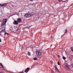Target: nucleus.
I'll list each match as a JSON object with an SVG mask.
<instances>
[{"label": "nucleus", "mask_w": 73, "mask_h": 73, "mask_svg": "<svg viewBox=\"0 0 73 73\" xmlns=\"http://www.w3.org/2000/svg\"><path fill=\"white\" fill-rule=\"evenodd\" d=\"M35 53L36 56H40L41 54V50H37L36 51Z\"/></svg>", "instance_id": "nucleus-1"}, {"label": "nucleus", "mask_w": 73, "mask_h": 73, "mask_svg": "<svg viewBox=\"0 0 73 73\" xmlns=\"http://www.w3.org/2000/svg\"><path fill=\"white\" fill-rule=\"evenodd\" d=\"M7 19H4L3 20V22L2 23V25H4L5 24H6V23H7Z\"/></svg>", "instance_id": "nucleus-2"}, {"label": "nucleus", "mask_w": 73, "mask_h": 73, "mask_svg": "<svg viewBox=\"0 0 73 73\" xmlns=\"http://www.w3.org/2000/svg\"><path fill=\"white\" fill-rule=\"evenodd\" d=\"M31 14L29 13H27L25 15V16L26 17H31Z\"/></svg>", "instance_id": "nucleus-3"}, {"label": "nucleus", "mask_w": 73, "mask_h": 73, "mask_svg": "<svg viewBox=\"0 0 73 73\" xmlns=\"http://www.w3.org/2000/svg\"><path fill=\"white\" fill-rule=\"evenodd\" d=\"M29 69H30V68L28 67L27 68L25 71V73H28L29 72Z\"/></svg>", "instance_id": "nucleus-4"}, {"label": "nucleus", "mask_w": 73, "mask_h": 73, "mask_svg": "<svg viewBox=\"0 0 73 73\" xmlns=\"http://www.w3.org/2000/svg\"><path fill=\"white\" fill-rule=\"evenodd\" d=\"M7 3H4L3 4H0V6H2V7H4L7 6Z\"/></svg>", "instance_id": "nucleus-5"}, {"label": "nucleus", "mask_w": 73, "mask_h": 73, "mask_svg": "<svg viewBox=\"0 0 73 73\" xmlns=\"http://www.w3.org/2000/svg\"><path fill=\"white\" fill-rule=\"evenodd\" d=\"M19 24V22L15 20L14 22V24H15V25H17Z\"/></svg>", "instance_id": "nucleus-6"}, {"label": "nucleus", "mask_w": 73, "mask_h": 73, "mask_svg": "<svg viewBox=\"0 0 73 73\" xmlns=\"http://www.w3.org/2000/svg\"><path fill=\"white\" fill-rule=\"evenodd\" d=\"M64 66H65L67 69H69V66H68V64L66 63L65 64Z\"/></svg>", "instance_id": "nucleus-7"}, {"label": "nucleus", "mask_w": 73, "mask_h": 73, "mask_svg": "<svg viewBox=\"0 0 73 73\" xmlns=\"http://www.w3.org/2000/svg\"><path fill=\"white\" fill-rule=\"evenodd\" d=\"M21 19H20V18H19L17 19L18 22H21Z\"/></svg>", "instance_id": "nucleus-8"}, {"label": "nucleus", "mask_w": 73, "mask_h": 73, "mask_svg": "<svg viewBox=\"0 0 73 73\" xmlns=\"http://www.w3.org/2000/svg\"><path fill=\"white\" fill-rule=\"evenodd\" d=\"M0 66H1V67H2V68H4V66H3V65L2 64V63H0Z\"/></svg>", "instance_id": "nucleus-9"}, {"label": "nucleus", "mask_w": 73, "mask_h": 73, "mask_svg": "<svg viewBox=\"0 0 73 73\" xmlns=\"http://www.w3.org/2000/svg\"><path fill=\"white\" fill-rule=\"evenodd\" d=\"M28 56H31V53H30V52H29L28 53Z\"/></svg>", "instance_id": "nucleus-10"}, {"label": "nucleus", "mask_w": 73, "mask_h": 73, "mask_svg": "<svg viewBox=\"0 0 73 73\" xmlns=\"http://www.w3.org/2000/svg\"><path fill=\"white\" fill-rule=\"evenodd\" d=\"M9 35V34H8V33H5L4 34V35Z\"/></svg>", "instance_id": "nucleus-11"}, {"label": "nucleus", "mask_w": 73, "mask_h": 73, "mask_svg": "<svg viewBox=\"0 0 73 73\" xmlns=\"http://www.w3.org/2000/svg\"><path fill=\"white\" fill-rule=\"evenodd\" d=\"M37 60V58L36 57H35L34 58V60Z\"/></svg>", "instance_id": "nucleus-12"}, {"label": "nucleus", "mask_w": 73, "mask_h": 73, "mask_svg": "<svg viewBox=\"0 0 73 73\" xmlns=\"http://www.w3.org/2000/svg\"><path fill=\"white\" fill-rule=\"evenodd\" d=\"M63 60H65V59H66V58L64 56H63Z\"/></svg>", "instance_id": "nucleus-13"}, {"label": "nucleus", "mask_w": 73, "mask_h": 73, "mask_svg": "<svg viewBox=\"0 0 73 73\" xmlns=\"http://www.w3.org/2000/svg\"><path fill=\"white\" fill-rule=\"evenodd\" d=\"M68 32V31H67V29H66L65 31V32H64V33H66V32Z\"/></svg>", "instance_id": "nucleus-14"}, {"label": "nucleus", "mask_w": 73, "mask_h": 73, "mask_svg": "<svg viewBox=\"0 0 73 73\" xmlns=\"http://www.w3.org/2000/svg\"><path fill=\"white\" fill-rule=\"evenodd\" d=\"M57 64H58V65H60V64L59 62H58Z\"/></svg>", "instance_id": "nucleus-15"}, {"label": "nucleus", "mask_w": 73, "mask_h": 73, "mask_svg": "<svg viewBox=\"0 0 73 73\" xmlns=\"http://www.w3.org/2000/svg\"><path fill=\"white\" fill-rule=\"evenodd\" d=\"M55 68L56 69V70H57L58 71V68H57V67H55Z\"/></svg>", "instance_id": "nucleus-16"}, {"label": "nucleus", "mask_w": 73, "mask_h": 73, "mask_svg": "<svg viewBox=\"0 0 73 73\" xmlns=\"http://www.w3.org/2000/svg\"><path fill=\"white\" fill-rule=\"evenodd\" d=\"M0 73H4V72H3V71H1L0 72Z\"/></svg>", "instance_id": "nucleus-17"}, {"label": "nucleus", "mask_w": 73, "mask_h": 73, "mask_svg": "<svg viewBox=\"0 0 73 73\" xmlns=\"http://www.w3.org/2000/svg\"><path fill=\"white\" fill-rule=\"evenodd\" d=\"M58 58H60V57H61V56H60L59 55H58Z\"/></svg>", "instance_id": "nucleus-18"}, {"label": "nucleus", "mask_w": 73, "mask_h": 73, "mask_svg": "<svg viewBox=\"0 0 73 73\" xmlns=\"http://www.w3.org/2000/svg\"><path fill=\"white\" fill-rule=\"evenodd\" d=\"M71 50L73 51V46L71 47Z\"/></svg>", "instance_id": "nucleus-19"}, {"label": "nucleus", "mask_w": 73, "mask_h": 73, "mask_svg": "<svg viewBox=\"0 0 73 73\" xmlns=\"http://www.w3.org/2000/svg\"><path fill=\"white\" fill-rule=\"evenodd\" d=\"M51 73H53V70H52L51 71Z\"/></svg>", "instance_id": "nucleus-20"}, {"label": "nucleus", "mask_w": 73, "mask_h": 73, "mask_svg": "<svg viewBox=\"0 0 73 73\" xmlns=\"http://www.w3.org/2000/svg\"><path fill=\"white\" fill-rule=\"evenodd\" d=\"M1 42V39L0 38V42Z\"/></svg>", "instance_id": "nucleus-21"}, {"label": "nucleus", "mask_w": 73, "mask_h": 73, "mask_svg": "<svg viewBox=\"0 0 73 73\" xmlns=\"http://www.w3.org/2000/svg\"><path fill=\"white\" fill-rule=\"evenodd\" d=\"M62 0H59V2H60V1H62Z\"/></svg>", "instance_id": "nucleus-22"}, {"label": "nucleus", "mask_w": 73, "mask_h": 73, "mask_svg": "<svg viewBox=\"0 0 73 73\" xmlns=\"http://www.w3.org/2000/svg\"><path fill=\"white\" fill-rule=\"evenodd\" d=\"M29 0V1H33V0Z\"/></svg>", "instance_id": "nucleus-23"}, {"label": "nucleus", "mask_w": 73, "mask_h": 73, "mask_svg": "<svg viewBox=\"0 0 73 73\" xmlns=\"http://www.w3.org/2000/svg\"><path fill=\"white\" fill-rule=\"evenodd\" d=\"M51 47H52V44H51L50 46Z\"/></svg>", "instance_id": "nucleus-24"}, {"label": "nucleus", "mask_w": 73, "mask_h": 73, "mask_svg": "<svg viewBox=\"0 0 73 73\" xmlns=\"http://www.w3.org/2000/svg\"><path fill=\"white\" fill-rule=\"evenodd\" d=\"M3 30H4V31H5V29H3Z\"/></svg>", "instance_id": "nucleus-25"}, {"label": "nucleus", "mask_w": 73, "mask_h": 73, "mask_svg": "<svg viewBox=\"0 0 73 73\" xmlns=\"http://www.w3.org/2000/svg\"><path fill=\"white\" fill-rule=\"evenodd\" d=\"M2 32H4V31H3V30H2Z\"/></svg>", "instance_id": "nucleus-26"}, {"label": "nucleus", "mask_w": 73, "mask_h": 73, "mask_svg": "<svg viewBox=\"0 0 73 73\" xmlns=\"http://www.w3.org/2000/svg\"><path fill=\"white\" fill-rule=\"evenodd\" d=\"M51 37H52V38H54V37H52V36H51Z\"/></svg>", "instance_id": "nucleus-27"}, {"label": "nucleus", "mask_w": 73, "mask_h": 73, "mask_svg": "<svg viewBox=\"0 0 73 73\" xmlns=\"http://www.w3.org/2000/svg\"><path fill=\"white\" fill-rule=\"evenodd\" d=\"M72 15H73V13L72 14Z\"/></svg>", "instance_id": "nucleus-28"}, {"label": "nucleus", "mask_w": 73, "mask_h": 73, "mask_svg": "<svg viewBox=\"0 0 73 73\" xmlns=\"http://www.w3.org/2000/svg\"><path fill=\"white\" fill-rule=\"evenodd\" d=\"M38 15H39V13L38 14Z\"/></svg>", "instance_id": "nucleus-29"}, {"label": "nucleus", "mask_w": 73, "mask_h": 73, "mask_svg": "<svg viewBox=\"0 0 73 73\" xmlns=\"http://www.w3.org/2000/svg\"><path fill=\"white\" fill-rule=\"evenodd\" d=\"M22 47L23 48V47L22 46Z\"/></svg>", "instance_id": "nucleus-30"}]
</instances>
